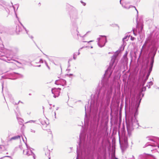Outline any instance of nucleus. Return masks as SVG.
Instances as JSON below:
<instances>
[{
	"label": "nucleus",
	"mask_w": 159,
	"mask_h": 159,
	"mask_svg": "<svg viewBox=\"0 0 159 159\" xmlns=\"http://www.w3.org/2000/svg\"><path fill=\"white\" fill-rule=\"evenodd\" d=\"M30 131L31 132H32V133H35L36 132V130H35V129H30Z\"/></svg>",
	"instance_id": "nucleus-23"
},
{
	"label": "nucleus",
	"mask_w": 159,
	"mask_h": 159,
	"mask_svg": "<svg viewBox=\"0 0 159 159\" xmlns=\"http://www.w3.org/2000/svg\"><path fill=\"white\" fill-rule=\"evenodd\" d=\"M120 147L122 151H124L128 147V143L127 138L125 137L124 138L123 140L122 143H121L120 139H119Z\"/></svg>",
	"instance_id": "nucleus-6"
},
{
	"label": "nucleus",
	"mask_w": 159,
	"mask_h": 159,
	"mask_svg": "<svg viewBox=\"0 0 159 159\" xmlns=\"http://www.w3.org/2000/svg\"><path fill=\"white\" fill-rule=\"evenodd\" d=\"M127 36H126V37H125L123 39V41L124 42L125 40V39H127Z\"/></svg>",
	"instance_id": "nucleus-34"
},
{
	"label": "nucleus",
	"mask_w": 159,
	"mask_h": 159,
	"mask_svg": "<svg viewBox=\"0 0 159 159\" xmlns=\"http://www.w3.org/2000/svg\"><path fill=\"white\" fill-rule=\"evenodd\" d=\"M59 108V107H57L56 108V110H57Z\"/></svg>",
	"instance_id": "nucleus-54"
},
{
	"label": "nucleus",
	"mask_w": 159,
	"mask_h": 159,
	"mask_svg": "<svg viewBox=\"0 0 159 159\" xmlns=\"http://www.w3.org/2000/svg\"><path fill=\"white\" fill-rule=\"evenodd\" d=\"M5 2L2 0H0V5L1 6H2L3 5H5Z\"/></svg>",
	"instance_id": "nucleus-17"
},
{
	"label": "nucleus",
	"mask_w": 159,
	"mask_h": 159,
	"mask_svg": "<svg viewBox=\"0 0 159 159\" xmlns=\"http://www.w3.org/2000/svg\"><path fill=\"white\" fill-rule=\"evenodd\" d=\"M31 95V93H29V95Z\"/></svg>",
	"instance_id": "nucleus-59"
},
{
	"label": "nucleus",
	"mask_w": 159,
	"mask_h": 159,
	"mask_svg": "<svg viewBox=\"0 0 159 159\" xmlns=\"http://www.w3.org/2000/svg\"><path fill=\"white\" fill-rule=\"evenodd\" d=\"M61 90V89L58 88L57 89H52V93L54 94L53 97L56 98L59 96L60 93V91Z\"/></svg>",
	"instance_id": "nucleus-9"
},
{
	"label": "nucleus",
	"mask_w": 159,
	"mask_h": 159,
	"mask_svg": "<svg viewBox=\"0 0 159 159\" xmlns=\"http://www.w3.org/2000/svg\"><path fill=\"white\" fill-rule=\"evenodd\" d=\"M136 98L137 100L136 101L135 105L136 109L134 115H131L129 116L128 120H126V128L129 134L134 129L138 128L139 126L138 121L136 120V116L138 114L137 109L140 105L141 98H140L139 96L137 97Z\"/></svg>",
	"instance_id": "nucleus-3"
},
{
	"label": "nucleus",
	"mask_w": 159,
	"mask_h": 159,
	"mask_svg": "<svg viewBox=\"0 0 159 159\" xmlns=\"http://www.w3.org/2000/svg\"><path fill=\"white\" fill-rule=\"evenodd\" d=\"M16 32H19L21 30V28L19 25H17L16 27Z\"/></svg>",
	"instance_id": "nucleus-15"
},
{
	"label": "nucleus",
	"mask_w": 159,
	"mask_h": 159,
	"mask_svg": "<svg viewBox=\"0 0 159 159\" xmlns=\"http://www.w3.org/2000/svg\"><path fill=\"white\" fill-rule=\"evenodd\" d=\"M5 9L6 11L7 12H8V11L9 10H8V9H6V8H5Z\"/></svg>",
	"instance_id": "nucleus-52"
},
{
	"label": "nucleus",
	"mask_w": 159,
	"mask_h": 159,
	"mask_svg": "<svg viewBox=\"0 0 159 159\" xmlns=\"http://www.w3.org/2000/svg\"><path fill=\"white\" fill-rule=\"evenodd\" d=\"M29 37L32 39H33V37L32 36H29Z\"/></svg>",
	"instance_id": "nucleus-45"
},
{
	"label": "nucleus",
	"mask_w": 159,
	"mask_h": 159,
	"mask_svg": "<svg viewBox=\"0 0 159 159\" xmlns=\"http://www.w3.org/2000/svg\"><path fill=\"white\" fill-rule=\"evenodd\" d=\"M131 39L132 41H134L135 39V38L134 37L131 36Z\"/></svg>",
	"instance_id": "nucleus-35"
},
{
	"label": "nucleus",
	"mask_w": 159,
	"mask_h": 159,
	"mask_svg": "<svg viewBox=\"0 0 159 159\" xmlns=\"http://www.w3.org/2000/svg\"><path fill=\"white\" fill-rule=\"evenodd\" d=\"M76 31H77V35H78V36H79L80 37H82V36H81L80 35V34H79V31H78V30H76Z\"/></svg>",
	"instance_id": "nucleus-30"
},
{
	"label": "nucleus",
	"mask_w": 159,
	"mask_h": 159,
	"mask_svg": "<svg viewBox=\"0 0 159 159\" xmlns=\"http://www.w3.org/2000/svg\"><path fill=\"white\" fill-rule=\"evenodd\" d=\"M80 2L82 4L83 6H85L86 5V3L83 2V1H81Z\"/></svg>",
	"instance_id": "nucleus-26"
},
{
	"label": "nucleus",
	"mask_w": 159,
	"mask_h": 159,
	"mask_svg": "<svg viewBox=\"0 0 159 159\" xmlns=\"http://www.w3.org/2000/svg\"><path fill=\"white\" fill-rule=\"evenodd\" d=\"M10 63L13 65L14 64V63L12 62H10Z\"/></svg>",
	"instance_id": "nucleus-53"
},
{
	"label": "nucleus",
	"mask_w": 159,
	"mask_h": 159,
	"mask_svg": "<svg viewBox=\"0 0 159 159\" xmlns=\"http://www.w3.org/2000/svg\"><path fill=\"white\" fill-rule=\"evenodd\" d=\"M122 6L124 8L126 9H129V7L128 8L127 7H125V5H124L123 4H122Z\"/></svg>",
	"instance_id": "nucleus-33"
},
{
	"label": "nucleus",
	"mask_w": 159,
	"mask_h": 159,
	"mask_svg": "<svg viewBox=\"0 0 159 159\" xmlns=\"http://www.w3.org/2000/svg\"><path fill=\"white\" fill-rule=\"evenodd\" d=\"M44 63H45L46 66H47V67L48 68V69H50V67L48 66V65L47 62L46 61H44Z\"/></svg>",
	"instance_id": "nucleus-24"
},
{
	"label": "nucleus",
	"mask_w": 159,
	"mask_h": 159,
	"mask_svg": "<svg viewBox=\"0 0 159 159\" xmlns=\"http://www.w3.org/2000/svg\"><path fill=\"white\" fill-rule=\"evenodd\" d=\"M139 159H152V158L154 159L155 158L153 156H150L149 155L146 154L140 155L139 156Z\"/></svg>",
	"instance_id": "nucleus-12"
},
{
	"label": "nucleus",
	"mask_w": 159,
	"mask_h": 159,
	"mask_svg": "<svg viewBox=\"0 0 159 159\" xmlns=\"http://www.w3.org/2000/svg\"><path fill=\"white\" fill-rule=\"evenodd\" d=\"M35 121V120H30L29 121L27 122V123H32V122L34 123Z\"/></svg>",
	"instance_id": "nucleus-28"
},
{
	"label": "nucleus",
	"mask_w": 159,
	"mask_h": 159,
	"mask_svg": "<svg viewBox=\"0 0 159 159\" xmlns=\"http://www.w3.org/2000/svg\"><path fill=\"white\" fill-rule=\"evenodd\" d=\"M2 78H4V79H11V78H9V77H6V76H2Z\"/></svg>",
	"instance_id": "nucleus-29"
},
{
	"label": "nucleus",
	"mask_w": 159,
	"mask_h": 159,
	"mask_svg": "<svg viewBox=\"0 0 159 159\" xmlns=\"http://www.w3.org/2000/svg\"><path fill=\"white\" fill-rule=\"evenodd\" d=\"M2 82V91L3 90V85H4V83L3 82H2V81H1Z\"/></svg>",
	"instance_id": "nucleus-27"
},
{
	"label": "nucleus",
	"mask_w": 159,
	"mask_h": 159,
	"mask_svg": "<svg viewBox=\"0 0 159 159\" xmlns=\"http://www.w3.org/2000/svg\"><path fill=\"white\" fill-rule=\"evenodd\" d=\"M70 66V63H68V67H69Z\"/></svg>",
	"instance_id": "nucleus-48"
},
{
	"label": "nucleus",
	"mask_w": 159,
	"mask_h": 159,
	"mask_svg": "<svg viewBox=\"0 0 159 159\" xmlns=\"http://www.w3.org/2000/svg\"><path fill=\"white\" fill-rule=\"evenodd\" d=\"M147 139H148V140H152V141H153V139H149V138H147Z\"/></svg>",
	"instance_id": "nucleus-47"
},
{
	"label": "nucleus",
	"mask_w": 159,
	"mask_h": 159,
	"mask_svg": "<svg viewBox=\"0 0 159 159\" xmlns=\"http://www.w3.org/2000/svg\"><path fill=\"white\" fill-rule=\"evenodd\" d=\"M7 157H9L10 158V159H12V157H10V156H7Z\"/></svg>",
	"instance_id": "nucleus-46"
},
{
	"label": "nucleus",
	"mask_w": 159,
	"mask_h": 159,
	"mask_svg": "<svg viewBox=\"0 0 159 159\" xmlns=\"http://www.w3.org/2000/svg\"><path fill=\"white\" fill-rule=\"evenodd\" d=\"M93 48V47H92V46H91V48Z\"/></svg>",
	"instance_id": "nucleus-62"
},
{
	"label": "nucleus",
	"mask_w": 159,
	"mask_h": 159,
	"mask_svg": "<svg viewBox=\"0 0 159 159\" xmlns=\"http://www.w3.org/2000/svg\"><path fill=\"white\" fill-rule=\"evenodd\" d=\"M159 45V31H153L145 41L141 50L142 52L146 55L149 52L151 56L153 55L155 52L156 54Z\"/></svg>",
	"instance_id": "nucleus-2"
},
{
	"label": "nucleus",
	"mask_w": 159,
	"mask_h": 159,
	"mask_svg": "<svg viewBox=\"0 0 159 159\" xmlns=\"http://www.w3.org/2000/svg\"><path fill=\"white\" fill-rule=\"evenodd\" d=\"M20 136L19 135H18L14 136L10 138L8 140V141H11L13 140H16L19 139L20 138Z\"/></svg>",
	"instance_id": "nucleus-14"
},
{
	"label": "nucleus",
	"mask_w": 159,
	"mask_h": 159,
	"mask_svg": "<svg viewBox=\"0 0 159 159\" xmlns=\"http://www.w3.org/2000/svg\"><path fill=\"white\" fill-rule=\"evenodd\" d=\"M77 55L75 53H74L73 55V58L75 60L76 59Z\"/></svg>",
	"instance_id": "nucleus-22"
},
{
	"label": "nucleus",
	"mask_w": 159,
	"mask_h": 159,
	"mask_svg": "<svg viewBox=\"0 0 159 159\" xmlns=\"http://www.w3.org/2000/svg\"><path fill=\"white\" fill-rule=\"evenodd\" d=\"M68 75L69 76H72L73 75L72 74H70L69 75Z\"/></svg>",
	"instance_id": "nucleus-43"
},
{
	"label": "nucleus",
	"mask_w": 159,
	"mask_h": 159,
	"mask_svg": "<svg viewBox=\"0 0 159 159\" xmlns=\"http://www.w3.org/2000/svg\"><path fill=\"white\" fill-rule=\"evenodd\" d=\"M155 55V52L153 55L151 56V57L150 59V64L149 68L148 70V72L146 76H147V77H149L150 75V74L151 71H152V67L153 66V64L154 63V58Z\"/></svg>",
	"instance_id": "nucleus-7"
},
{
	"label": "nucleus",
	"mask_w": 159,
	"mask_h": 159,
	"mask_svg": "<svg viewBox=\"0 0 159 159\" xmlns=\"http://www.w3.org/2000/svg\"><path fill=\"white\" fill-rule=\"evenodd\" d=\"M90 32V31H88L87 32V33H86V34H84V35L83 36H82V37H85L86 36V34H87L88 33H89V32Z\"/></svg>",
	"instance_id": "nucleus-31"
},
{
	"label": "nucleus",
	"mask_w": 159,
	"mask_h": 159,
	"mask_svg": "<svg viewBox=\"0 0 159 159\" xmlns=\"http://www.w3.org/2000/svg\"><path fill=\"white\" fill-rule=\"evenodd\" d=\"M158 141H159V138H158Z\"/></svg>",
	"instance_id": "nucleus-63"
},
{
	"label": "nucleus",
	"mask_w": 159,
	"mask_h": 159,
	"mask_svg": "<svg viewBox=\"0 0 159 159\" xmlns=\"http://www.w3.org/2000/svg\"><path fill=\"white\" fill-rule=\"evenodd\" d=\"M26 146H27V148H28V149H26V150H24L23 151V153L25 154L26 155L28 156L32 155L33 156V157L34 158V159H35V154L33 153V152L32 151V150L30 149V150H29L28 148V146L27 145H26Z\"/></svg>",
	"instance_id": "nucleus-8"
},
{
	"label": "nucleus",
	"mask_w": 159,
	"mask_h": 159,
	"mask_svg": "<svg viewBox=\"0 0 159 159\" xmlns=\"http://www.w3.org/2000/svg\"><path fill=\"white\" fill-rule=\"evenodd\" d=\"M117 56V55H114L111 57L109 66L102 80L100 87L97 90L95 94L92 98L90 106H89V104L85 106L84 123L85 125H88L90 122L91 125L89 130L86 128L80 132L79 147L77 146V147L76 159H78L80 154L84 155L89 153V149L88 143H89L92 137L96 135L98 125L96 124L99 122L100 117L99 116L97 115V113L98 107L99 106L102 107L104 104L106 93L107 102H110L113 87L111 84L109 83L108 79L111 77L118 62Z\"/></svg>",
	"instance_id": "nucleus-1"
},
{
	"label": "nucleus",
	"mask_w": 159,
	"mask_h": 159,
	"mask_svg": "<svg viewBox=\"0 0 159 159\" xmlns=\"http://www.w3.org/2000/svg\"><path fill=\"white\" fill-rule=\"evenodd\" d=\"M5 51L7 55L6 58H3L2 60L7 62L12 60L13 55L18 52L19 49L17 47H12L6 49Z\"/></svg>",
	"instance_id": "nucleus-4"
},
{
	"label": "nucleus",
	"mask_w": 159,
	"mask_h": 159,
	"mask_svg": "<svg viewBox=\"0 0 159 159\" xmlns=\"http://www.w3.org/2000/svg\"><path fill=\"white\" fill-rule=\"evenodd\" d=\"M148 77H147V76H146V78L144 79V80L143 81V86H144L145 82H146V81H147V80L148 79Z\"/></svg>",
	"instance_id": "nucleus-18"
},
{
	"label": "nucleus",
	"mask_w": 159,
	"mask_h": 159,
	"mask_svg": "<svg viewBox=\"0 0 159 159\" xmlns=\"http://www.w3.org/2000/svg\"><path fill=\"white\" fill-rule=\"evenodd\" d=\"M148 85H147V86L148 87V88L149 89L150 88V86L153 85V83L152 81H150L148 83Z\"/></svg>",
	"instance_id": "nucleus-16"
},
{
	"label": "nucleus",
	"mask_w": 159,
	"mask_h": 159,
	"mask_svg": "<svg viewBox=\"0 0 159 159\" xmlns=\"http://www.w3.org/2000/svg\"><path fill=\"white\" fill-rule=\"evenodd\" d=\"M20 24L21 25L23 26V28L25 30V31H26V33L28 34V31L26 30V28L24 27V26L21 23H20Z\"/></svg>",
	"instance_id": "nucleus-25"
},
{
	"label": "nucleus",
	"mask_w": 159,
	"mask_h": 159,
	"mask_svg": "<svg viewBox=\"0 0 159 159\" xmlns=\"http://www.w3.org/2000/svg\"><path fill=\"white\" fill-rule=\"evenodd\" d=\"M121 0H120V4H121L122 5V4H123L121 3Z\"/></svg>",
	"instance_id": "nucleus-49"
},
{
	"label": "nucleus",
	"mask_w": 159,
	"mask_h": 159,
	"mask_svg": "<svg viewBox=\"0 0 159 159\" xmlns=\"http://www.w3.org/2000/svg\"><path fill=\"white\" fill-rule=\"evenodd\" d=\"M0 149L2 151H4L5 150V147L3 145H0Z\"/></svg>",
	"instance_id": "nucleus-19"
},
{
	"label": "nucleus",
	"mask_w": 159,
	"mask_h": 159,
	"mask_svg": "<svg viewBox=\"0 0 159 159\" xmlns=\"http://www.w3.org/2000/svg\"><path fill=\"white\" fill-rule=\"evenodd\" d=\"M151 146H152L157 147V146L158 148H159V145L156 143H155L153 144V145H152Z\"/></svg>",
	"instance_id": "nucleus-21"
},
{
	"label": "nucleus",
	"mask_w": 159,
	"mask_h": 159,
	"mask_svg": "<svg viewBox=\"0 0 159 159\" xmlns=\"http://www.w3.org/2000/svg\"><path fill=\"white\" fill-rule=\"evenodd\" d=\"M8 96L10 98H11V94H8Z\"/></svg>",
	"instance_id": "nucleus-50"
},
{
	"label": "nucleus",
	"mask_w": 159,
	"mask_h": 159,
	"mask_svg": "<svg viewBox=\"0 0 159 159\" xmlns=\"http://www.w3.org/2000/svg\"><path fill=\"white\" fill-rule=\"evenodd\" d=\"M41 65H39L38 66V67H40V66Z\"/></svg>",
	"instance_id": "nucleus-58"
},
{
	"label": "nucleus",
	"mask_w": 159,
	"mask_h": 159,
	"mask_svg": "<svg viewBox=\"0 0 159 159\" xmlns=\"http://www.w3.org/2000/svg\"><path fill=\"white\" fill-rule=\"evenodd\" d=\"M13 104H14V105H17V104H17V103H16V102H15V103H14Z\"/></svg>",
	"instance_id": "nucleus-51"
},
{
	"label": "nucleus",
	"mask_w": 159,
	"mask_h": 159,
	"mask_svg": "<svg viewBox=\"0 0 159 159\" xmlns=\"http://www.w3.org/2000/svg\"><path fill=\"white\" fill-rule=\"evenodd\" d=\"M136 27L137 28V30L138 31V33L140 35L142 33V30L143 28V24L142 23L139 24L137 22Z\"/></svg>",
	"instance_id": "nucleus-10"
},
{
	"label": "nucleus",
	"mask_w": 159,
	"mask_h": 159,
	"mask_svg": "<svg viewBox=\"0 0 159 159\" xmlns=\"http://www.w3.org/2000/svg\"><path fill=\"white\" fill-rule=\"evenodd\" d=\"M82 48H80V49L79 50V52L78 53L77 55H79L80 54V52H79V51H80V49H82Z\"/></svg>",
	"instance_id": "nucleus-40"
},
{
	"label": "nucleus",
	"mask_w": 159,
	"mask_h": 159,
	"mask_svg": "<svg viewBox=\"0 0 159 159\" xmlns=\"http://www.w3.org/2000/svg\"><path fill=\"white\" fill-rule=\"evenodd\" d=\"M54 115L55 118V119H56V112L55 111L54 112Z\"/></svg>",
	"instance_id": "nucleus-39"
},
{
	"label": "nucleus",
	"mask_w": 159,
	"mask_h": 159,
	"mask_svg": "<svg viewBox=\"0 0 159 159\" xmlns=\"http://www.w3.org/2000/svg\"><path fill=\"white\" fill-rule=\"evenodd\" d=\"M133 33L134 35L136 36L137 35V34L135 32L134 30H133Z\"/></svg>",
	"instance_id": "nucleus-42"
},
{
	"label": "nucleus",
	"mask_w": 159,
	"mask_h": 159,
	"mask_svg": "<svg viewBox=\"0 0 159 159\" xmlns=\"http://www.w3.org/2000/svg\"><path fill=\"white\" fill-rule=\"evenodd\" d=\"M71 60H72V59L71 58L69 59V60L68 61V63H70V61H71Z\"/></svg>",
	"instance_id": "nucleus-44"
},
{
	"label": "nucleus",
	"mask_w": 159,
	"mask_h": 159,
	"mask_svg": "<svg viewBox=\"0 0 159 159\" xmlns=\"http://www.w3.org/2000/svg\"><path fill=\"white\" fill-rule=\"evenodd\" d=\"M46 55V57H47L48 58V56H47V55Z\"/></svg>",
	"instance_id": "nucleus-56"
},
{
	"label": "nucleus",
	"mask_w": 159,
	"mask_h": 159,
	"mask_svg": "<svg viewBox=\"0 0 159 159\" xmlns=\"http://www.w3.org/2000/svg\"><path fill=\"white\" fill-rule=\"evenodd\" d=\"M39 62L41 63H43V60L41 59L39 61Z\"/></svg>",
	"instance_id": "nucleus-38"
},
{
	"label": "nucleus",
	"mask_w": 159,
	"mask_h": 159,
	"mask_svg": "<svg viewBox=\"0 0 159 159\" xmlns=\"http://www.w3.org/2000/svg\"><path fill=\"white\" fill-rule=\"evenodd\" d=\"M93 40H91V41H88V42L83 41V42H87L88 43H90V42H93Z\"/></svg>",
	"instance_id": "nucleus-37"
},
{
	"label": "nucleus",
	"mask_w": 159,
	"mask_h": 159,
	"mask_svg": "<svg viewBox=\"0 0 159 159\" xmlns=\"http://www.w3.org/2000/svg\"><path fill=\"white\" fill-rule=\"evenodd\" d=\"M134 7L135 8V9L136 10V11H137V13H138V11H137V9L135 7Z\"/></svg>",
	"instance_id": "nucleus-57"
},
{
	"label": "nucleus",
	"mask_w": 159,
	"mask_h": 159,
	"mask_svg": "<svg viewBox=\"0 0 159 159\" xmlns=\"http://www.w3.org/2000/svg\"><path fill=\"white\" fill-rule=\"evenodd\" d=\"M127 54L128 52L127 51H126V52L125 53V54L123 56V57L124 59H126L127 58Z\"/></svg>",
	"instance_id": "nucleus-20"
},
{
	"label": "nucleus",
	"mask_w": 159,
	"mask_h": 159,
	"mask_svg": "<svg viewBox=\"0 0 159 159\" xmlns=\"http://www.w3.org/2000/svg\"><path fill=\"white\" fill-rule=\"evenodd\" d=\"M20 103H23V102H20Z\"/></svg>",
	"instance_id": "nucleus-60"
},
{
	"label": "nucleus",
	"mask_w": 159,
	"mask_h": 159,
	"mask_svg": "<svg viewBox=\"0 0 159 159\" xmlns=\"http://www.w3.org/2000/svg\"><path fill=\"white\" fill-rule=\"evenodd\" d=\"M158 52L159 53V50L158 51Z\"/></svg>",
	"instance_id": "nucleus-64"
},
{
	"label": "nucleus",
	"mask_w": 159,
	"mask_h": 159,
	"mask_svg": "<svg viewBox=\"0 0 159 159\" xmlns=\"http://www.w3.org/2000/svg\"><path fill=\"white\" fill-rule=\"evenodd\" d=\"M7 157V156H4V157H1V158H0V159H3V158H4V157Z\"/></svg>",
	"instance_id": "nucleus-41"
},
{
	"label": "nucleus",
	"mask_w": 159,
	"mask_h": 159,
	"mask_svg": "<svg viewBox=\"0 0 159 159\" xmlns=\"http://www.w3.org/2000/svg\"><path fill=\"white\" fill-rule=\"evenodd\" d=\"M100 37H104L105 38L104 39H103V41H105V43L102 45H101V44H100V42L99 41L101 39V38H98L97 39V40H98V46L100 47H103L105 44V43H106L107 42V39L106 38V36L105 35H100Z\"/></svg>",
	"instance_id": "nucleus-13"
},
{
	"label": "nucleus",
	"mask_w": 159,
	"mask_h": 159,
	"mask_svg": "<svg viewBox=\"0 0 159 159\" xmlns=\"http://www.w3.org/2000/svg\"><path fill=\"white\" fill-rule=\"evenodd\" d=\"M10 74H11V75H12L13 74H12V73H10Z\"/></svg>",
	"instance_id": "nucleus-61"
},
{
	"label": "nucleus",
	"mask_w": 159,
	"mask_h": 159,
	"mask_svg": "<svg viewBox=\"0 0 159 159\" xmlns=\"http://www.w3.org/2000/svg\"><path fill=\"white\" fill-rule=\"evenodd\" d=\"M47 152H47V154L46 153H45V155H47L48 154L49 155V154H50V151H49V150H47Z\"/></svg>",
	"instance_id": "nucleus-32"
},
{
	"label": "nucleus",
	"mask_w": 159,
	"mask_h": 159,
	"mask_svg": "<svg viewBox=\"0 0 159 159\" xmlns=\"http://www.w3.org/2000/svg\"><path fill=\"white\" fill-rule=\"evenodd\" d=\"M12 60H13V61L17 62V63H19V64H21V63L20 62H19V61H17V60H13L12 59Z\"/></svg>",
	"instance_id": "nucleus-36"
},
{
	"label": "nucleus",
	"mask_w": 159,
	"mask_h": 159,
	"mask_svg": "<svg viewBox=\"0 0 159 159\" xmlns=\"http://www.w3.org/2000/svg\"><path fill=\"white\" fill-rule=\"evenodd\" d=\"M55 84L57 85H61L63 86L66 85V81L63 79H60L56 80L55 82Z\"/></svg>",
	"instance_id": "nucleus-11"
},
{
	"label": "nucleus",
	"mask_w": 159,
	"mask_h": 159,
	"mask_svg": "<svg viewBox=\"0 0 159 159\" xmlns=\"http://www.w3.org/2000/svg\"><path fill=\"white\" fill-rule=\"evenodd\" d=\"M21 101H19V102H18L17 104H19V103Z\"/></svg>",
	"instance_id": "nucleus-55"
},
{
	"label": "nucleus",
	"mask_w": 159,
	"mask_h": 159,
	"mask_svg": "<svg viewBox=\"0 0 159 159\" xmlns=\"http://www.w3.org/2000/svg\"><path fill=\"white\" fill-rule=\"evenodd\" d=\"M70 18L71 20L76 22L79 19L78 12L77 10L73 11L70 13Z\"/></svg>",
	"instance_id": "nucleus-5"
}]
</instances>
